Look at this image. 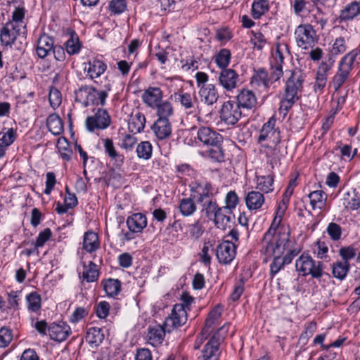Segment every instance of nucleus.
I'll return each mask as SVG.
<instances>
[{"label":"nucleus","mask_w":360,"mask_h":360,"mask_svg":"<svg viewBox=\"0 0 360 360\" xmlns=\"http://www.w3.org/2000/svg\"><path fill=\"white\" fill-rule=\"evenodd\" d=\"M290 229L288 226H283L278 229L277 234L273 236L269 240L266 241L262 240V251L271 256V254L283 255L285 252H290L292 250H300V249L292 248L294 242L290 239Z\"/></svg>","instance_id":"obj_1"},{"label":"nucleus","mask_w":360,"mask_h":360,"mask_svg":"<svg viewBox=\"0 0 360 360\" xmlns=\"http://www.w3.org/2000/svg\"><path fill=\"white\" fill-rule=\"evenodd\" d=\"M303 77L300 71L294 70L290 72V77L285 84V93L281 101L280 110L288 112L295 101L298 100V94L302 89Z\"/></svg>","instance_id":"obj_2"},{"label":"nucleus","mask_w":360,"mask_h":360,"mask_svg":"<svg viewBox=\"0 0 360 360\" xmlns=\"http://www.w3.org/2000/svg\"><path fill=\"white\" fill-rule=\"evenodd\" d=\"M281 78V70H272L270 75L266 70L259 68L255 69L250 79L252 88L262 92H266L270 86Z\"/></svg>","instance_id":"obj_3"},{"label":"nucleus","mask_w":360,"mask_h":360,"mask_svg":"<svg viewBox=\"0 0 360 360\" xmlns=\"http://www.w3.org/2000/svg\"><path fill=\"white\" fill-rule=\"evenodd\" d=\"M276 120L270 118L268 122L264 124L258 136V143L262 146L276 151L277 146L281 141L280 131L275 129Z\"/></svg>","instance_id":"obj_4"},{"label":"nucleus","mask_w":360,"mask_h":360,"mask_svg":"<svg viewBox=\"0 0 360 360\" xmlns=\"http://www.w3.org/2000/svg\"><path fill=\"white\" fill-rule=\"evenodd\" d=\"M355 65H357L356 62L347 54L342 58L339 63L338 70L330 82V86L334 89L335 92L339 91L343 84L348 79Z\"/></svg>","instance_id":"obj_5"},{"label":"nucleus","mask_w":360,"mask_h":360,"mask_svg":"<svg viewBox=\"0 0 360 360\" xmlns=\"http://www.w3.org/2000/svg\"><path fill=\"white\" fill-rule=\"evenodd\" d=\"M295 38L297 45L307 49L312 47L317 41L316 31L310 24L300 25L295 31Z\"/></svg>","instance_id":"obj_6"},{"label":"nucleus","mask_w":360,"mask_h":360,"mask_svg":"<svg viewBox=\"0 0 360 360\" xmlns=\"http://www.w3.org/2000/svg\"><path fill=\"white\" fill-rule=\"evenodd\" d=\"M227 330L228 327L225 325L218 330L217 333L205 345L202 355L199 357L200 360H219V345L224 339V335L220 336L219 333L223 331L225 334Z\"/></svg>","instance_id":"obj_7"},{"label":"nucleus","mask_w":360,"mask_h":360,"mask_svg":"<svg viewBox=\"0 0 360 360\" xmlns=\"http://www.w3.org/2000/svg\"><path fill=\"white\" fill-rule=\"evenodd\" d=\"M174 96L175 101L180 103L181 106L187 114L193 115L197 117V120L199 122L201 120L200 117L201 110L195 96H192L189 93L180 91L174 93Z\"/></svg>","instance_id":"obj_8"},{"label":"nucleus","mask_w":360,"mask_h":360,"mask_svg":"<svg viewBox=\"0 0 360 360\" xmlns=\"http://www.w3.org/2000/svg\"><path fill=\"white\" fill-rule=\"evenodd\" d=\"M110 124V117L106 110L99 108L92 116L86 119V127L89 131L104 129Z\"/></svg>","instance_id":"obj_9"},{"label":"nucleus","mask_w":360,"mask_h":360,"mask_svg":"<svg viewBox=\"0 0 360 360\" xmlns=\"http://www.w3.org/2000/svg\"><path fill=\"white\" fill-rule=\"evenodd\" d=\"M240 107L234 101L225 102L221 109L220 117L227 124H235L242 117Z\"/></svg>","instance_id":"obj_10"},{"label":"nucleus","mask_w":360,"mask_h":360,"mask_svg":"<svg viewBox=\"0 0 360 360\" xmlns=\"http://www.w3.org/2000/svg\"><path fill=\"white\" fill-rule=\"evenodd\" d=\"M27 30H22L13 24L6 22L0 30V41L4 46H11L19 36L24 37Z\"/></svg>","instance_id":"obj_11"},{"label":"nucleus","mask_w":360,"mask_h":360,"mask_svg":"<svg viewBox=\"0 0 360 360\" xmlns=\"http://www.w3.org/2000/svg\"><path fill=\"white\" fill-rule=\"evenodd\" d=\"M187 321V311L184 310L182 305L174 304L172 310L171 315L168 316L164 325L167 329V332L180 327L184 325Z\"/></svg>","instance_id":"obj_12"},{"label":"nucleus","mask_w":360,"mask_h":360,"mask_svg":"<svg viewBox=\"0 0 360 360\" xmlns=\"http://www.w3.org/2000/svg\"><path fill=\"white\" fill-rule=\"evenodd\" d=\"M236 246L232 242L225 240L220 243L216 250V255L219 263L227 264L235 258Z\"/></svg>","instance_id":"obj_13"},{"label":"nucleus","mask_w":360,"mask_h":360,"mask_svg":"<svg viewBox=\"0 0 360 360\" xmlns=\"http://www.w3.org/2000/svg\"><path fill=\"white\" fill-rule=\"evenodd\" d=\"M197 139L207 146L221 145L222 142L221 135L208 127H201L198 129Z\"/></svg>","instance_id":"obj_14"},{"label":"nucleus","mask_w":360,"mask_h":360,"mask_svg":"<svg viewBox=\"0 0 360 360\" xmlns=\"http://www.w3.org/2000/svg\"><path fill=\"white\" fill-rule=\"evenodd\" d=\"M300 250H292L286 253L284 256L283 255L271 254L274 256L273 262L270 264V274L274 276L278 274L284 266L292 262V259L299 254Z\"/></svg>","instance_id":"obj_15"},{"label":"nucleus","mask_w":360,"mask_h":360,"mask_svg":"<svg viewBox=\"0 0 360 360\" xmlns=\"http://www.w3.org/2000/svg\"><path fill=\"white\" fill-rule=\"evenodd\" d=\"M219 84L227 91H232L238 86L239 75L233 69L222 70L219 75Z\"/></svg>","instance_id":"obj_16"},{"label":"nucleus","mask_w":360,"mask_h":360,"mask_svg":"<svg viewBox=\"0 0 360 360\" xmlns=\"http://www.w3.org/2000/svg\"><path fill=\"white\" fill-rule=\"evenodd\" d=\"M96 89L91 86H82L75 91V100L84 106L94 104L96 101Z\"/></svg>","instance_id":"obj_17"},{"label":"nucleus","mask_w":360,"mask_h":360,"mask_svg":"<svg viewBox=\"0 0 360 360\" xmlns=\"http://www.w3.org/2000/svg\"><path fill=\"white\" fill-rule=\"evenodd\" d=\"M198 96L202 103L207 105H212L219 99V93L214 84L202 86L198 91Z\"/></svg>","instance_id":"obj_18"},{"label":"nucleus","mask_w":360,"mask_h":360,"mask_svg":"<svg viewBox=\"0 0 360 360\" xmlns=\"http://www.w3.org/2000/svg\"><path fill=\"white\" fill-rule=\"evenodd\" d=\"M233 219L232 210L224 207H221L214 217L215 225L221 230L230 228Z\"/></svg>","instance_id":"obj_19"},{"label":"nucleus","mask_w":360,"mask_h":360,"mask_svg":"<svg viewBox=\"0 0 360 360\" xmlns=\"http://www.w3.org/2000/svg\"><path fill=\"white\" fill-rule=\"evenodd\" d=\"M48 331L51 339L62 342L65 340L69 336L71 329L65 323L63 322L58 324L53 323L48 328Z\"/></svg>","instance_id":"obj_20"},{"label":"nucleus","mask_w":360,"mask_h":360,"mask_svg":"<svg viewBox=\"0 0 360 360\" xmlns=\"http://www.w3.org/2000/svg\"><path fill=\"white\" fill-rule=\"evenodd\" d=\"M237 103L242 108L251 110L256 106L257 99L252 91L243 89L237 96Z\"/></svg>","instance_id":"obj_21"},{"label":"nucleus","mask_w":360,"mask_h":360,"mask_svg":"<svg viewBox=\"0 0 360 360\" xmlns=\"http://www.w3.org/2000/svg\"><path fill=\"white\" fill-rule=\"evenodd\" d=\"M152 129L160 140L169 138L172 134V126L168 119L158 118L153 124Z\"/></svg>","instance_id":"obj_22"},{"label":"nucleus","mask_w":360,"mask_h":360,"mask_svg":"<svg viewBox=\"0 0 360 360\" xmlns=\"http://www.w3.org/2000/svg\"><path fill=\"white\" fill-rule=\"evenodd\" d=\"M53 39L49 35L44 34L38 39L36 52L40 58H44L52 52L54 47Z\"/></svg>","instance_id":"obj_23"},{"label":"nucleus","mask_w":360,"mask_h":360,"mask_svg":"<svg viewBox=\"0 0 360 360\" xmlns=\"http://www.w3.org/2000/svg\"><path fill=\"white\" fill-rule=\"evenodd\" d=\"M330 65L326 62H322L316 72V81L314 84V90L316 93H321L327 83V72L330 70Z\"/></svg>","instance_id":"obj_24"},{"label":"nucleus","mask_w":360,"mask_h":360,"mask_svg":"<svg viewBox=\"0 0 360 360\" xmlns=\"http://www.w3.org/2000/svg\"><path fill=\"white\" fill-rule=\"evenodd\" d=\"M127 225L134 233H141L147 226V219L142 213H134L127 219Z\"/></svg>","instance_id":"obj_25"},{"label":"nucleus","mask_w":360,"mask_h":360,"mask_svg":"<svg viewBox=\"0 0 360 360\" xmlns=\"http://www.w3.org/2000/svg\"><path fill=\"white\" fill-rule=\"evenodd\" d=\"M162 92L158 87H149L142 95L143 102L150 108H155L162 101Z\"/></svg>","instance_id":"obj_26"},{"label":"nucleus","mask_w":360,"mask_h":360,"mask_svg":"<svg viewBox=\"0 0 360 360\" xmlns=\"http://www.w3.org/2000/svg\"><path fill=\"white\" fill-rule=\"evenodd\" d=\"M106 69L107 65L105 63L98 59H94L88 62L84 68V71L86 72L87 76L91 79H94L103 74Z\"/></svg>","instance_id":"obj_27"},{"label":"nucleus","mask_w":360,"mask_h":360,"mask_svg":"<svg viewBox=\"0 0 360 360\" xmlns=\"http://www.w3.org/2000/svg\"><path fill=\"white\" fill-rule=\"evenodd\" d=\"M166 331L167 329L165 325H156L149 328L147 335L148 342L154 347L160 345L164 340Z\"/></svg>","instance_id":"obj_28"},{"label":"nucleus","mask_w":360,"mask_h":360,"mask_svg":"<svg viewBox=\"0 0 360 360\" xmlns=\"http://www.w3.org/2000/svg\"><path fill=\"white\" fill-rule=\"evenodd\" d=\"M284 53H289L285 44H280L276 46L274 53L272 55L271 61V70H280L281 77L283 75V63L284 59Z\"/></svg>","instance_id":"obj_29"},{"label":"nucleus","mask_w":360,"mask_h":360,"mask_svg":"<svg viewBox=\"0 0 360 360\" xmlns=\"http://www.w3.org/2000/svg\"><path fill=\"white\" fill-rule=\"evenodd\" d=\"M103 142L105 152L110 160L115 162L117 167L122 165L124 159V155L117 151L112 140L109 138H106L103 140Z\"/></svg>","instance_id":"obj_30"},{"label":"nucleus","mask_w":360,"mask_h":360,"mask_svg":"<svg viewBox=\"0 0 360 360\" xmlns=\"http://www.w3.org/2000/svg\"><path fill=\"white\" fill-rule=\"evenodd\" d=\"M178 209L184 217H190L197 210V205L195 202V197L183 198L179 200Z\"/></svg>","instance_id":"obj_31"},{"label":"nucleus","mask_w":360,"mask_h":360,"mask_svg":"<svg viewBox=\"0 0 360 360\" xmlns=\"http://www.w3.org/2000/svg\"><path fill=\"white\" fill-rule=\"evenodd\" d=\"M264 195L259 191H250L245 197V204L249 210H257L264 203Z\"/></svg>","instance_id":"obj_32"},{"label":"nucleus","mask_w":360,"mask_h":360,"mask_svg":"<svg viewBox=\"0 0 360 360\" xmlns=\"http://www.w3.org/2000/svg\"><path fill=\"white\" fill-rule=\"evenodd\" d=\"M105 335L103 329L98 327L89 328L86 335V341L91 347H97L104 340Z\"/></svg>","instance_id":"obj_33"},{"label":"nucleus","mask_w":360,"mask_h":360,"mask_svg":"<svg viewBox=\"0 0 360 360\" xmlns=\"http://www.w3.org/2000/svg\"><path fill=\"white\" fill-rule=\"evenodd\" d=\"M98 236L94 231H87L83 237L82 248L87 252L92 253L99 248Z\"/></svg>","instance_id":"obj_34"},{"label":"nucleus","mask_w":360,"mask_h":360,"mask_svg":"<svg viewBox=\"0 0 360 360\" xmlns=\"http://www.w3.org/2000/svg\"><path fill=\"white\" fill-rule=\"evenodd\" d=\"M314 261L310 255L302 254L296 260V270L302 276H306L307 272H311V267L314 265Z\"/></svg>","instance_id":"obj_35"},{"label":"nucleus","mask_w":360,"mask_h":360,"mask_svg":"<svg viewBox=\"0 0 360 360\" xmlns=\"http://www.w3.org/2000/svg\"><path fill=\"white\" fill-rule=\"evenodd\" d=\"M345 207L350 210H356L360 208V194L353 189L347 192L343 197Z\"/></svg>","instance_id":"obj_36"},{"label":"nucleus","mask_w":360,"mask_h":360,"mask_svg":"<svg viewBox=\"0 0 360 360\" xmlns=\"http://www.w3.org/2000/svg\"><path fill=\"white\" fill-rule=\"evenodd\" d=\"M360 14V2L354 1L347 4L340 11V18L341 20H349L354 19Z\"/></svg>","instance_id":"obj_37"},{"label":"nucleus","mask_w":360,"mask_h":360,"mask_svg":"<svg viewBox=\"0 0 360 360\" xmlns=\"http://www.w3.org/2000/svg\"><path fill=\"white\" fill-rule=\"evenodd\" d=\"M191 191L197 193V201L202 202L206 198L212 195L213 186L210 182L195 183V186Z\"/></svg>","instance_id":"obj_38"},{"label":"nucleus","mask_w":360,"mask_h":360,"mask_svg":"<svg viewBox=\"0 0 360 360\" xmlns=\"http://www.w3.org/2000/svg\"><path fill=\"white\" fill-rule=\"evenodd\" d=\"M46 126L49 131L53 135H60L63 132V121L56 113H53L48 117Z\"/></svg>","instance_id":"obj_39"},{"label":"nucleus","mask_w":360,"mask_h":360,"mask_svg":"<svg viewBox=\"0 0 360 360\" xmlns=\"http://www.w3.org/2000/svg\"><path fill=\"white\" fill-rule=\"evenodd\" d=\"M308 198L310 200V204L314 210L322 209L327 200L326 194L321 190L312 191L308 194Z\"/></svg>","instance_id":"obj_40"},{"label":"nucleus","mask_w":360,"mask_h":360,"mask_svg":"<svg viewBox=\"0 0 360 360\" xmlns=\"http://www.w3.org/2000/svg\"><path fill=\"white\" fill-rule=\"evenodd\" d=\"M25 9L23 6L15 7L12 13V19L8 22L13 24L14 26L27 30V24L25 22Z\"/></svg>","instance_id":"obj_41"},{"label":"nucleus","mask_w":360,"mask_h":360,"mask_svg":"<svg viewBox=\"0 0 360 360\" xmlns=\"http://www.w3.org/2000/svg\"><path fill=\"white\" fill-rule=\"evenodd\" d=\"M283 209H282L281 206L279 205L277 214H279L278 216L275 217L274 219L271 226L268 229V231L264 233L263 239H264L266 241H270L269 240L273 237L274 235L277 234V231L279 228L283 227V226H279L281 221L282 215L284 213Z\"/></svg>","instance_id":"obj_42"},{"label":"nucleus","mask_w":360,"mask_h":360,"mask_svg":"<svg viewBox=\"0 0 360 360\" xmlns=\"http://www.w3.org/2000/svg\"><path fill=\"white\" fill-rule=\"evenodd\" d=\"M82 278L87 282L96 281L99 277V271L97 265L93 262H89L88 265L84 264Z\"/></svg>","instance_id":"obj_43"},{"label":"nucleus","mask_w":360,"mask_h":360,"mask_svg":"<svg viewBox=\"0 0 360 360\" xmlns=\"http://www.w3.org/2000/svg\"><path fill=\"white\" fill-rule=\"evenodd\" d=\"M268 0H254L252 4L251 14L253 18L259 19L269 11Z\"/></svg>","instance_id":"obj_44"},{"label":"nucleus","mask_w":360,"mask_h":360,"mask_svg":"<svg viewBox=\"0 0 360 360\" xmlns=\"http://www.w3.org/2000/svg\"><path fill=\"white\" fill-rule=\"evenodd\" d=\"M332 269L333 276L340 280H343L350 269V264L347 262L338 261L333 264Z\"/></svg>","instance_id":"obj_45"},{"label":"nucleus","mask_w":360,"mask_h":360,"mask_svg":"<svg viewBox=\"0 0 360 360\" xmlns=\"http://www.w3.org/2000/svg\"><path fill=\"white\" fill-rule=\"evenodd\" d=\"M145 124V116L141 112H137L131 117L129 122V129L133 133H139L144 129Z\"/></svg>","instance_id":"obj_46"},{"label":"nucleus","mask_w":360,"mask_h":360,"mask_svg":"<svg viewBox=\"0 0 360 360\" xmlns=\"http://www.w3.org/2000/svg\"><path fill=\"white\" fill-rule=\"evenodd\" d=\"M274 177L271 175L257 177V188L262 192L268 193L274 190Z\"/></svg>","instance_id":"obj_47"},{"label":"nucleus","mask_w":360,"mask_h":360,"mask_svg":"<svg viewBox=\"0 0 360 360\" xmlns=\"http://www.w3.org/2000/svg\"><path fill=\"white\" fill-rule=\"evenodd\" d=\"M103 288L108 296L114 297L121 290V283L118 279L109 278L103 282Z\"/></svg>","instance_id":"obj_48"},{"label":"nucleus","mask_w":360,"mask_h":360,"mask_svg":"<svg viewBox=\"0 0 360 360\" xmlns=\"http://www.w3.org/2000/svg\"><path fill=\"white\" fill-rule=\"evenodd\" d=\"M231 60V52L229 49H223L215 56L214 62L222 70L227 69Z\"/></svg>","instance_id":"obj_49"},{"label":"nucleus","mask_w":360,"mask_h":360,"mask_svg":"<svg viewBox=\"0 0 360 360\" xmlns=\"http://www.w3.org/2000/svg\"><path fill=\"white\" fill-rule=\"evenodd\" d=\"M80 46L79 37L75 32H72L70 38L65 43L67 52L70 55L77 53L80 49Z\"/></svg>","instance_id":"obj_50"},{"label":"nucleus","mask_w":360,"mask_h":360,"mask_svg":"<svg viewBox=\"0 0 360 360\" xmlns=\"http://www.w3.org/2000/svg\"><path fill=\"white\" fill-rule=\"evenodd\" d=\"M137 156L143 160H148L151 158L153 147L149 141H142L136 147Z\"/></svg>","instance_id":"obj_51"},{"label":"nucleus","mask_w":360,"mask_h":360,"mask_svg":"<svg viewBox=\"0 0 360 360\" xmlns=\"http://www.w3.org/2000/svg\"><path fill=\"white\" fill-rule=\"evenodd\" d=\"M27 308L30 311L36 312L41 308V297L37 292H32L26 296Z\"/></svg>","instance_id":"obj_52"},{"label":"nucleus","mask_w":360,"mask_h":360,"mask_svg":"<svg viewBox=\"0 0 360 360\" xmlns=\"http://www.w3.org/2000/svg\"><path fill=\"white\" fill-rule=\"evenodd\" d=\"M222 308L220 305L216 306L209 314L208 317L205 321V330L206 333H210V329L212 328L214 322L218 320L221 316Z\"/></svg>","instance_id":"obj_53"},{"label":"nucleus","mask_w":360,"mask_h":360,"mask_svg":"<svg viewBox=\"0 0 360 360\" xmlns=\"http://www.w3.org/2000/svg\"><path fill=\"white\" fill-rule=\"evenodd\" d=\"M155 108H157V114L159 118L167 119L174 112L172 105L169 101H161Z\"/></svg>","instance_id":"obj_54"},{"label":"nucleus","mask_w":360,"mask_h":360,"mask_svg":"<svg viewBox=\"0 0 360 360\" xmlns=\"http://www.w3.org/2000/svg\"><path fill=\"white\" fill-rule=\"evenodd\" d=\"M127 8L126 0H111L108 5L109 11L115 15L122 13L127 10Z\"/></svg>","instance_id":"obj_55"},{"label":"nucleus","mask_w":360,"mask_h":360,"mask_svg":"<svg viewBox=\"0 0 360 360\" xmlns=\"http://www.w3.org/2000/svg\"><path fill=\"white\" fill-rule=\"evenodd\" d=\"M106 82L103 86V89L97 91L96 92V101L95 103L104 105L105 104L106 98L108 96L109 91H111L112 85L110 81L105 78Z\"/></svg>","instance_id":"obj_56"},{"label":"nucleus","mask_w":360,"mask_h":360,"mask_svg":"<svg viewBox=\"0 0 360 360\" xmlns=\"http://www.w3.org/2000/svg\"><path fill=\"white\" fill-rule=\"evenodd\" d=\"M57 148L63 160H70L71 159L72 153L68 149V142L66 139L63 137L59 138L57 141Z\"/></svg>","instance_id":"obj_57"},{"label":"nucleus","mask_w":360,"mask_h":360,"mask_svg":"<svg viewBox=\"0 0 360 360\" xmlns=\"http://www.w3.org/2000/svg\"><path fill=\"white\" fill-rule=\"evenodd\" d=\"M49 100L50 105L53 109L57 108L62 102V95L60 91L55 87H51L49 90Z\"/></svg>","instance_id":"obj_58"},{"label":"nucleus","mask_w":360,"mask_h":360,"mask_svg":"<svg viewBox=\"0 0 360 360\" xmlns=\"http://www.w3.org/2000/svg\"><path fill=\"white\" fill-rule=\"evenodd\" d=\"M347 49L345 39L343 37L336 38L331 49L333 55H338L345 53Z\"/></svg>","instance_id":"obj_59"},{"label":"nucleus","mask_w":360,"mask_h":360,"mask_svg":"<svg viewBox=\"0 0 360 360\" xmlns=\"http://www.w3.org/2000/svg\"><path fill=\"white\" fill-rule=\"evenodd\" d=\"M16 138V131L10 128L8 131L3 134L2 136L0 138V141L1 144L5 147H8L11 145Z\"/></svg>","instance_id":"obj_60"},{"label":"nucleus","mask_w":360,"mask_h":360,"mask_svg":"<svg viewBox=\"0 0 360 360\" xmlns=\"http://www.w3.org/2000/svg\"><path fill=\"white\" fill-rule=\"evenodd\" d=\"M219 208L216 202L209 200L204 203L202 212H205L207 217H211L212 216L214 217Z\"/></svg>","instance_id":"obj_61"},{"label":"nucleus","mask_w":360,"mask_h":360,"mask_svg":"<svg viewBox=\"0 0 360 360\" xmlns=\"http://www.w3.org/2000/svg\"><path fill=\"white\" fill-rule=\"evenodd\" d=\"M327 232L331 239L338 240L340 238L342 229L338 224L331 222L328 226Z\"/></svg>","instance_id":"obj_62"},{"label":"nucleus","mask_w":360,"mask_h":360,"mask_svg":"<svg viewBox=\"0 0 360 360\" xmlns=\"http://www.w3.org/2000/svg\"><path fill=\"white\" fill-rule=\"evenodd\" d=\"M203 232V227L199 221H196L189 226L190 236L195 240L198 239Z\"/></svg>","instance_id":"obj_63"},{"label":"nucleus","mask_w":360,"mask_h":360,"mask_svg":"<svg viewBox=\"0 0 360 360\" xmlns=\"http://www.w3.org/2000/svg\"><path fill=\"white\" fill-rule=\"evenodd\" d=\"M339 255L342 257V262H347L353 259L356 256V250L351 246L341 248L339 250Z\"/></svg>","instance_id":"obj_64"}]
</instances>
